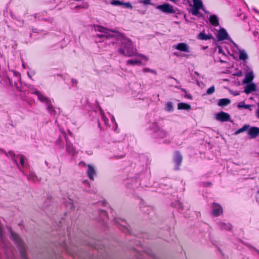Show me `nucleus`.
Segmentation results:
<instances>
[{"mask_svg": "<svg viewBox=\"0 0 259 259\" xmlns=\"http://www.w3.org/2000/svg\"><path fill=\"white\" fill-rule=\"evenodd\" d=\"M118 38L117 43L120 46L118 51V52L120 54L127 57L137 56V50L134 48L132 41L122 35H118ZM137 56L146 61L148 60V58L143 55L138 54Z\"/></svg>", "mask_w": 259, "mask_h": 259, "instance_id": "nucleus-1", "label": "nucleus"}, {"mask_svg": "<svg viewBox=\"0 0 259 259\" xmlns=\"http://www.w3.org/2000/svg\"><path fill=\"white\" fill-rule=\"evenodd\" d=\"M247 131V134L251 139H254L259 136V127L255 126L250 127L249 124H244L241 128L238 130L235 134L238 135L240 133Z\"/></svg>", "mask_w": 259, "mask_h": 259, "instance_id": "nucleus-2", "label": "nucleus"}, {"mask_svg": "<svg viewBox=\"0 0 259 259\" xmlns=\"http://www.w3.org/2000/svg\"><path fill=\"white\" fill-rule=\"evenodd\" d=\"M34 94L37 95L38 99L42 102L45 103L47 106V110L48 112L54 117L56 116L57 113L54 109L53 106L51 104V102L50 99L47 97L42 95L39 91H35Z\"/></svg>", "mask_w": 259, "mask_h": 259, "instance_id": "nucleus-3", "label": "nucleus"}, {"mask_svg": "<svg viewBox=\"0 0 259 259\" xmlns=\"http://www.w3.org/2000/svg\"><path fill=\"white\" fill-rule=\"evenodd\" d=\"M11 236L14 241L17 244L21 256L23 259H27L25 250L23 244L19 236L12 231H11Z\"/></svg>", "mask_w": 259, "mask_h": 259, "instance_id": "nucleus-4", "label": "nucleus"}, {"mask_svg": "<svg viewBox=\"0 0 259 259\" xmlns=\"http://www.w3.org/2000/svg\"><path fill=\"white\" fill-rule=\"evenodd\" d=\"M64 137L66 141V151L72 155H75L78 153L76 148L73 145L72 143L68 139L65 133L64 134Z\"/></svg>", "mask_w": 259, "mask_h": 259, "instance_id": "nucleus-5", "label": "nucleus"}, {"mask_svg": "<svg viewBox=\"0 0 259 259\" xmlns=\"http://www.w3.org/2000/svg\"><path fill=\"white\" fill-rule=\"evenodd\" d=\"M6 155L9 157H11L12 159L14 161V162L16 163V164L18 166V163L17 162L16 158L17 157H19L20 164L22 167H25L26 166V163L24 161V157L22 155H16L13 152L9 151L8 153H6Z\"/></svg>", "mask_w": 259, "mask_h": 259, "instance_id": "nucleus-6", "label": "nucleus"}, {"mask_svg": "<svg viewBox=\"0 0 259 259\" xmlns=\"http://www.w3.org/2000/svg\"><path fill=\"white\" fill-rule=\"evenodd\" d=\"M151 128L157 134V136L160 138H164L167 136V133L159 127L156 122H154L151 125Z\"/></svg>", "mask_w": 259, "mask_h": 259, "instance_id": "nucleus-7", "label": "nucleus"}, {"mask_svg": "<svg viewBox=\"0 0 259 259\" xmlns=\"http://www.w3.org/2000/svg\"><path fill=\"white\" fill-rule=\"evenodd\" d=\"M157 9L166 14H173L175 13L173 7L168 3H165L162 5H158Z\"/></svg>", "mask_w": 259, "mask_h": 259, "instance_id": "nucleus-8", "label": "nucleus"}, {"mask_svg": "<svg viewBox=\"0 0 259 259\" xmlns=\"http://www.w3.org/2000/svg\"><path fill=\"white\" fill-rule=\"evenodd\" d=\"M97 31H99L103 33L102 35H98L99 37H105L106 38H109L111 37H114L115 36H117L116 34H115L114 31H110L104 27H102L101 26H98L96 28Z\"/></svg>", "mask_w": 259, "mask_h": 259, "instance_id": "nucleus-9", "label": "nucleus"}, {"mask_svg": "<svg viewBox=\"0 0 259 259\" xmlns=\"http://www.w3.org/2000/svg\"><path fill=\"white\" fill-rule=\"evenodd\" d=\"M114 221L116 225L118 227L119 229H120L122 231L125 233L129 232L127 224L125 221L120 219H115Z\"/></svg>", "mask_w": 259, "mask_h": 259, "instance_id": "nucleus-10", "label": "nucleus"}, {"mask_svg": "<svg viewBox=\"0 0 259 259\" xmlns=\"http://www.w3.org/2000/svg\"><path fill=\"white\" fill-rule=\"evenodd\" d=\"M215 118L218 121L225 122L230 120V116L228 113L222 111L217 113L215 115Z\"/></svg>", "mask_w": 259, "mask_h": 259, "instance_id": "nucleus-11", "label": "nucleus"}, {"mask_svg": "<svg viewBox=\"0 0 259 259\" xmlns=\"http://www.w3.org/2000/svg\"><path fill=\"white\" fill-rule=\"evenodd\" d=\"M0 83L4 85L13 84L12 80L8 77L6 72H3L2 73L0 72Z\"/></svg>", "mask_w": 259, "mask_h": 259, "instance_id": "nucleus-12", "label": "nucleus"}, {"mask_svg": "<svg viewBox=\"0 0 259 259\" xmlns=\"http://www.w3.org/2000/svg\"><path fill=\"white\" fill-rule=\"evenodd\" d=\"M173 48L181 52L186 53L190 52L189 46L184 42H181L173 46Z\"/></svg>", "mask_w": 259, "mask_h": 259, "instance_id": "nucleus-13", "label": "nucleus"}, {"mask_svg": "<svg viewBox=\"0 0 259 259\" xmlns=\"http://www.w3.org/2000/svg\"><path fill=\"white\" fill-rule=\"evenodd\" d=\"M88 169L87 170V174L89 178L93 181L94 180V176L96 175V170L95 167L89 164L87 166Z\"/></svg>", "mask_w": 259, "mask_h": 259, "instance_id": "nucleus-14", "label": "nucleus"}, {"mask_svg": "<svg viewBox=\"0 0 259 259\" xmlns=\"http://www.w3.org/2000/svg\"><path fill=\"white\" fill-rule=\"evenodd\" d=\"M217 38L219 40L229 39L228 33L224 28H221L218 32Z\"/></svg>", "mask_w": 259, "mask_h": 259, "instance_id": "nucleus-15", "label": "nucleus"}, {"mask_svg": "<svg viewBox=\"0 0 259 259\" xmlns=\"http://www.w3.org/2000/svg\"><path fill=\"white\" fill-rule=\"evenodd\" d=\"M223 212V209L222 207L216 203H213L212 205V214L215 217H218L222 214Z\"/></svg>", "mask_w": 259, "mask_h": 259, "instance_id": "nucleus-16", "label": "nucleus"}, {"mask_svg": "<svg viewBox=\"0 0 259 259\" xmlns=\"http://www.w3.org/2000/svg\"><path fill=\"white\" fill-rule=\"evenodd\" d=\"M256 90V85L254 83H250L246 85L245 87L244 92L249 94L252 92L255 91Z\"/></svg>", "mask_w": 259, "mask_h": 259, "instance_id": "nucleus-17", "label": "nucleus"}, {"mask_svg": "<svg viewBox=\"0 0 259 259\" xmlns=\"http://www.w3.org/2000/svg\"><path fill=\"white\" fill-rule=\"evenodd\" d=\"M110 4L114 6H124L127 8H132V6L130 3H123L118 0H112Z\"/></svg>", "mask_w": 259, "mask_h": 259, "instance_id": "nucleus-18", "label": "nucleus"}, {"mask_svg": "<svg viewBox=\"0 0 259 259\" xmlns=\"http://www.w3.org/2000/svg\"><path fill=\"white\" fill-rule=\"evenodd\" d=\"M6 243L5 242L4 240V235L3 229L0 226V247H2L5 250V251H6Z\"/></svg>", "mask_w": 259, "mask_h": 259, "instance_id": "nucleus-19", "label": "nucleus"}, {"mask_svg": "<svg viewBox=\"0 0 259 259\" xmlns=\"http://www.w3.org/2000/svg\"><path fill=\"white\" fill-rule=\"evenodd\" d=\"M182 156L180 154V153L178 152H177L175 153V162L177 165V167L176 169H179V166L180 165L182 161Z\"/></svg>", "mask_w": 259, "mask_h": 259, "instance_id": "nucleus-20", "label": "nucleus"}, {"mask_svg": "<svg viewBox=\"0 0 259 259\" xmlns=\"http://www.w3.org/2000/svg\"><path fill=\"white\" fill-rule=\"evenodd\" d=\"M254 78V75L252 71L248 72L246 75L245 77L243 80L244 83H249L251 82Z\"/></svg>", "mask_w": 259, "mask_h": 259, "instance_id": "nucleus-21", "label": "nucleus"}, {"mask_svg": "<svg viewBox=\"0 0 259 259\" xmlns=\"http://www.w3.org/2000/svg\"><path fill=\"white\" fill-rule=\"evenodd\" d=\"M209 21L211 24L213 26H217L219 25V19L215 15H211L209 17Z\"/></svg>", "mask_w": 259, "mask_h": 259, "instance_id": "nucleus-22", "label": "nucleus"}, {"mask_svg": "<svg viewBox=\"0 0 259 259\" xmlns=\"http://www.w3.org/2000/svg\"><path fill=\"white\" fill-rule=\"evenodd\" d=\"M231 101L229 99L223 98L219 100L218 105L219 106L223 107L229 105Z\"/></svg>", "mask_w": 259, "mask_h": 259, "instance_id": "nucleus-23", "label": "nucleus"}, {"mask_svg": "<svg viewBox=\"0 0 259 259\" xmlns=\"http://www.w3.org/2000/svg\"><path fill=\"white\" fill-rule=\"evenodd\" d=\"M212 37V36L211 35L206 34L204 31L201 32L198 36V38L201 40H208L211 39Z\"/></svg>", "mask_w": 259, "mask_h": 259, "instance_id": "nucleus-24", "label": "nucleus"}, {"mask_svg": "<svg viewBox=\"0 0 259 259\" xmlns=\"http://www.w3.org/2000/svg\"><path fill=\"white\" fill-rule=\"evenodd\" d=\"M178 108L180 110H190L191 106L185 103H179L178 105Z\"/></svg>", "mask_w": 259, "mask_h": 259, "instance_id": "nucleus-25", "label": "nucleus"}, {"mask_svg": "<svg viewBox=\"0 0 259 259\" xmlns=\"http://www.w3.org/2000/svg\"><path fill=\"white\" fill-rule=\"evenodd\" d=\"M193 2V7L198 8L204 10L202 2L201 0H192Z\"/></svg>", "mask_w": 259, "mask_h": 259, "instance_id": "nucleus-26", "label": "nucleus"}, {"mask_svg": "<svg viewBox=\"0 0 259 259\" xmlns=\"http://www.w3.org/2000/svg\"><path fill=\"white\" fill-rule=\"evenodd\" d=\"M237 107L239 109H241V108H243L244 109H248L249 110H251V109H250L251 105H248V104H245L244 103V102H240V103H239L238 105H237Z\"/></svg>", "mask_w": 259, "mask_h": 259, "instance_id": "nucleus-27", "label": "nucleus"}, {"mask_svg": "<svg viewBox=\"0 0 259 259\" xmlns=\"http://www.w3.org/2000/svg\"><path fill=\"white\" fill-rule=\"evenodd\" d=\"M239 57L240 60H242L244 61L246 60L248 58L247 54H246V52L244 50L239 51Z\"/></svg>", "mask_w": 259, "mask_h": 259, "instance_id": "nucleus-28", "label": "nucleus"}, {"mask_svg": "<svg viewBox=\"0 0 259 259\" xmlns=\"http://www.w3.org/2000/svg\"><path fill=\"white\" fill-rule=\"evenodd\" d=\"M220 227L222 229L230 230L231 226L230 224H226L225 223H221L220 224Z\"/></svg>", "mask_w": 259, "mask_h": 259, "instance_id": "nucleus-29", "label": "nucleus"}, {"mask_svg": "<svg viewBox=\"0 0 259 259\" xmlns=\"http://www.w3.org/2000/svg\"><path fill=\"white\" fill-rule=\"evenodd\" d=\"M141 64V61L139 60H137V59L128 60L127 61V64H128V65L130 64V65H136V64Z\"/></svg>", "mask_w": 259, "mask_h": 259, "instance_id": "nucleus-30", "label": "nucleus"}, {"mask_svg": "<svg viewBox=\"0 0 259 259\" xmlns=\"http://www.w3.org/2000/svg\"><path fill=\"white\" fill-rule=\"evenodd\" d=\"M100 111L102 120L104 121L105 124L107 125L108 122V119L105 116V113H104L103 110L101 108L100 109Z\"/></svg>", "mask_w": 259, "mask_h": 259, "instance_id": "nucleus-31", "label": "nucleus"}, {"mask_svg": "<svg viewBox=\"0 0 259 259\" xmlns=\"http://www.w3.org/2000/svg\"><path fill=\"white\" fill-rule=\"evenodd\" d=\"M200 9H199L198 8H196V7L193 6V7L192 8V9L191 10V12L192 14V15H193L194 16H197L199 14V10Z\"/></svg>", "mask_w": 259, "mask_h": 259, "instance_id": "nucleus-32", "label": "nucleus"}, {"mask_svg": "<svg viewBox=\"0 0 259 259\" xmlns=\"http://www.w3.org/2000/svg\"><path fill=\"white\" fill-rule=\"evenodd\" d=\"M165 109L167 111H172L173 110L172 103L170 102L167 103Z\"/></svg>", "mask_w": 259, "mask_h": 259, "instance_id": "nucleus-33", "label": "nucleus"}, {"mask_svg": "<svg viewBox=\"0 0 259 259\" xmlns=\"http://www.w3.org/2000/svg\"><path fill=\"white\" fill-rule=\"evenodd\" d=\"M100 217L101 218V219L103 220V221L105 220V219L107 218V212L104 210H101L100 212Z\"/></svg>", "mask_w": 259, "mask_h": 259, "instance_id": "nucleus-34", "label": "nucleus"}, {"mask_svg": "<svg viewBox=\"0 0 259 259\" xmlns=\"http://www.w3.org/2000/svg\"><path fill=\"white\" fill-rule=\"evenodd\" d=\"M36 178V176L33 172H31L29 175L27 176L28 180L30 181H32L33 182H35Z\"/></svg>", "mask_w": 259, "mask_h": 259, "instance_id": "nucleus-35", "label": "nucleus"}, {"mask_svg": "<svg viewBox=\"0 0 259 259\" xmlns=\"http://www.w3.org/2000/svg\"><path fill=\"white\" fill-rule=\"evenodd\" d=\"M215 91V88L214 86H211L209 89H207L206 91V94L207 95H211Z\"/></svg>", "mask_w": 259, "mask_h": 259, "instance_id": "nucleus-36", "label": "nucleus"}, {"mask_svg": "<svg viewBox=\"0 0 259 259\" xmlns=\"http://www.w3.org/2000/svg\"><path fill=\"white\" fill-rule=\"evenodd\" d=\"M88 7H89V4L87 2H83V3H82L81 5L76 6V7H77V8H84V9L88 8Z\"/></svg>", "mask_w": 259, "mask_h": 259, "instance_id": "nucleus-37", "label": "nucleus"}, {"mask_svg": "<svg viewBox=\"0 0 259 259\" xmlns=\"http://www.w3.org/2000/svg\"><path fill=\"white\" fill-rule=\"evenodd\" d=\"M151 0H140L139 2L141 4H144V5H149L150 4V1Z\"/></svg>", "mask_w": 259, "mask_h": 259, "instance_id": "nucleus-38", "label": "nucleus"}, {"mask_svg": "<svg viewBox=\"0 0 259 259\" xmlns=\"http://www.w3.org/2000/svg\"><path fill=\"white\" fill-rule=\"evenodd\" d=\"M13 74L15 76H16L18 78V80L20 79V74L19 73L16 71H13Z\"/></svg>", "mask_w": 259, "mask_h": 259, "instance_id": "nucleus-39", "label": "nucleus"}, {"mask_svg": "<svg viewBox=\"0 0 259 259\" xmlns=\"http://www.w3.org/2000/svg\"><path fill=\"white\" fill-rule=\"evenodd\" d=\"M143 71H144V72H150H150H154V71H153V70H150V69H149V68H144V69H143Z\"/></svg>", "mask_w": 259, "mask_h": 259, "instance_id": "nucleus-40", "label": "nucleus"}, {"mask_svg": "<svg viewBox=\"0 0 259 259\" xmlns=\"http://www.w3.org/2000/svg\"><path fill=\"white\" fill-rule=\"evenodd\" d=\"M72 82L73 84H76L77 83V81L76 79H72Z\"/></svg>", "mask_w": 259, "mask_h": 259, "instance_id": "nucleus-41", "label": "nucleus"}, {"mask_svg": "<svg viewBox=\"0 0 259 259\" xmlns=\"http://www.w3.org/2000/svg\"><path fill=\"white\" fill-rule=\"evenodd\" d=\"M179 207L182 210L183 209L182 204L181 202H179Z\"/></svg>", "mask_w": 259, "mask_h": 259, "instance_id": "nucleus-42", "label": "nucleus"}, {"mask_svg": "<svg viewBox=\"0 0 259 259\" xmlns=\"http://www.w3.org/2000/svg\"><path fill=\"white\" fill-rule=\"evenodd\" d=\"M258 108L256 111V115H257V117L259 118V104H258Z\"/></svg>", "mask_w": 259, "mask_h": 259, "instance_id": "nucleus-43", "label": "nucleus"}, {"mask_svg": "<svg viewBox=\"0 0 259 259\" xmlns=\"http://www.w3.org/2000/svg\"><path fill=\"white\" fill-rule=\"evenodd\" d=\"M219 53L220 54L223 53V50L221 48H219Z\"/></svg>", "mask_w": 259, "mask_h": 259, "instance_id": "nucleus-44", "label": "nucleus"}, {"mask_svg": "<svg viewBox=\"0 0 259 259\" xmlns=\"http://www.w3.org/2000/svg\"><path fill=\"white\" fill-rule=\"evenodd\" d=\"M257 33V32H256V31H254V32H253V34H254V35H255V36H256Z\"/></svg>", "mask_w": 259, "mask_h": 259, "instance_id": "nucleus-45", "label": "nucleus"}, {"mask_svg": "<svg viewBox=\"0 0 259 259\" xmlns=\"http://www.w3.org/2000/svg\"><path fill=\"white\" fill-rule=\"evenodd\" d=\"M111 120H112V121H114V120H115V118H114V117L113 116H112V117Z\"/></svg>", "mask_w": 259, "mask_h": 259, "instance_id": "nucleus-46", "label": "nucleus"}, {"mask_svg": "<svg viewBox=\"0 0 259 259\" xmlns=\"http://www.w3.org/2000/svg\"><path fill=\"white\" fill-rule=\"evenodd\" d=\"M68 133L70 136H72V133L70 131H68Z\"/></svg>", "mask_w": 259, "mask_h": 259, "instance_id": "nucleus-47", "label": "nucleus"}, {"mask_svg": "<svg viewBox=\"0 0 259 259\" xmlns=\"http://www.w3.org/2000/svg\"><path fill=\"white\" fill-rule=\"evenodd\" d=\"M253 10L256 13H259V12L255 9H253Z\"/></svg>", "mask_w": 259, "mask_h": 259, "instance_id": "nucleus-48", "label": "nucleus"}, {"mask_svg": "<svg viewBox=\"0 0 259 259\" xmlns=\"http://www.w3.org/2000/svg\"><path fill=\"white\" fill-rule=\"evenodd\" d=\"M174 54L175 56H178V53H175Z\"/></svg>", "mask_w": 259, "mask_h": 259, "instance_id": "nucleus-49", "label": "nucleus"}, {"mask_svg": "<svg viewBox=\"0 0 259 259\" xmlns=\"http://www.w3.org/2000/svg\"><path fill=\"white\" fill-rule=\"evenodd\" d=\"M229 40H230L232 41V42H233V41L231 40V39H230V38H229Z\"/></svg>", "mask_w": 259, "mask_h": 259, "instance_id": "nucleus-50", "label": "nucleus"}, {"mask_svg": "<svg viewBox=\"0 0 259 259\" xmlns=\"http://www.w3.org/2000/svg\"><path fill=\"white\" fill-rule=\"evenodd\" d=\"M84 182V183H88L87 181H85Z\"/></svg>", "mask_w": 259, "mask_h": 259, "instance_id": "nucleus-51", "label": "nucleus"}, {"mask_svg": "<svg viewBox=\"0 0 259 259\" xmlns=\"http://www.w3.org/2000/svg\"><path fill=\"white\" fill-rule=\"evenodd\" d=\"M34 17H35V18H36V15H34Z\"/></svg>", "mask_w": 259, "mask_h": 259, "instance_id": "nucleus-52", "label": "nucleus"}, {"mask_svg": "<svg viewBox=\"0 0 259 259\" xmlns=\"http://www.w3.org/2000/svg\"><path fill=\"white\" fill-rule=\"evenodd\" d=\"M258 193H259V191L258 192Z\"/></svg>", "mask_w": 259, "mask_h": 259, "instance_id": "nucleus-53", "label": "nucleus"}]
</instances>
